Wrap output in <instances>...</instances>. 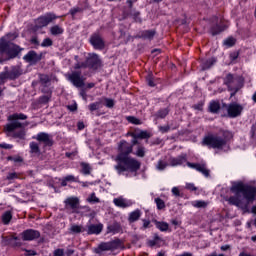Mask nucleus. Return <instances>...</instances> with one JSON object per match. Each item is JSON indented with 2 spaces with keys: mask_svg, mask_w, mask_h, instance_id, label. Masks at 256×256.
Segmentation results:
<instances>
[{
  "mask_svg": "<svg viewBox=\"0 0 256 256\" xmlns=\"http://www.w3.org/2000/svg\"><path fill=\"white\" fill-rule=\"evenodd\" d=\"M131 153H133V145L125 140H121L118 144V154L115 157L117 164L114 166L118 175H123L126 171L137 173L141 169V162L129 156Z\"/></svg>",
  "mask_w": 256,
  "mask_h": 256,
  "instance_id": "nucleus-1",
  "label": "nucleus"
},
{
  "mask_svg": "<svg viewBox=\"0 0 256 256\" xmlns=\"http://www.w3.org/2000/svg\"><path fill=\"white\" fill-rule=\"evenodd\" d=\"M235 196L228 199L230 205H235L240 209H249V205L255 201L256 186H251L243 182L234 183L230 189Z\"/></svg>",
  "mask_w": 256,
  "mask_h": 256,
  "instance_id": "nucleus-2",
  "label": "nucleus"
},
{
  "mask_svg": "<svg viewBox=\"0 0 256 256\" xmlns=\"http://www.w3.org/2000/svg\"><path fill=\"white\" fill-rule=\"evenodd\" d=\"M26 119H28V117L23 113H14L8 116V121L11 122L4 126V131L7 134V137L25 141V137H27L25 127L29 126V122L22 123L20 121H25Z\"/></svg>",
  "mask_w": 256,
  "mask_h": 256,
  "instance_id": "nucleus-3",
  "label": "nucleus"
},
{
  "mask_svg": "<svg viewBox=\"0 0 256 256\" xmlns=\"http://www.w3.org/2000/svg\"><path fill=\"white\" fill-rule=\"evenodd\" d=\"M14 39H17L15 33H8L6 36L0 38V63L11 61V59H15L21 53V48L11 43Z\"/></svg>",
  "mask_w": 256,
  "mask_h": 256,
  "instance_id": "nucleus-4",
  "label": "nucleus"
},
{
  "mask_svg": "<svg viewBox=\"0 0 256 256\" xmlns=\"http://www.w3.org/2000/svg\"><path fill=\"white\" fill-rule=\"evenodd\" d=\"M233 139V134L227 130H220L218 134H210L203 139V145L211 149H223L227 141Z\"/></svg>",
  "mask_w": 256,
  "mask_h": 256,
  "instance_id": "nucleus-5",
  "label": "nucleus"
},
{
  "mask_svg": "<svg viewBox=\"0 0 256 256\" xmlns=\"http://www.w3.org/2000/svg\"><path fill=\"white\" fill-rule=\"evenodd\" d=\"M23 75V68L19 65L5 67L4 71L0 73V81L1 83H5L7 79L9 81H15V79H19Z\"/></svg>",
  "mask_w": 256,
  "mask_h": 256,
  "instance_id": "nucleus-6",
  "label": "nucleus"
},
{
  "mask_svg": "<svg viewBox=\"0 0 256 256\" xmlns=\"http://www.w3.org/2000/svg\"><path fill=\"white\" fill-rule=\"evenodd\" d=\"M222 108H225L227 111L226 114H222V117H229L230 119L241 117V113H243V106L237 102L230 104L222 102Z\"/></svg>",
  "mask_w": 256,
  "mask_h": 256,
  "instance_id": "nucleus-7",
  "label": "nucleus"
},
{
  "mask_svg": "<svg viewBox=\"0 0 256 256\" xmlns=\"http://www.w3.org/2000/svg\"><path fill=\"white\" fill-rule=\"evenodd\" d=\"M66 79L72 83L74 87L81 89V87H85V77L79 70L72 71L65 75Z\"/></svg>",
  "mask_w": 256,
  "mask_h": 256,
  "instance_id": "nucleus-8",
  "label": "nucleus"
},
{
  "mask_svg": "<svg viewBox=\"0 0 256 256\" xmlns=\"http://www.w3.org/2000/svg\"><path fill=\"white\" fill-rule=\"evenodd\" d=\"M120 245H121V240L119 239H116L110 242H102L95 249V253L100 255V253H103V251H113L115 249H119Z\"/></svg>",
  "mask_w": 256,
  "mask_h": 256,
  "instance_id": "nucleus-9",
  "label": "nucleus"
},
{
  "mask_svg": "<svg viewBox=\"0 0 256 256\" xmlns=\"http://www.w3.org/2000/svg\"><path fill=\"white\" fill-rule=\"evenodd\" d=\"M55 19H59V16L53 13H47L36 20V27H38V29H41L42 27H47V25H49V23H52V21H55Z\"/></svg>",
  "mask_w": 256,
  "mask_h": 256,
  "instance_id": "nucleus-10",
  "label": "nucleus"
},
{
  "mask_svg": "<svg viewBox=\"0 0 256 256\" xmlns=\"http://www.w3.org/2000/svg\"><path fill=\"white\" fill-rule=\"evenodd\" d=\"M32 139H36L39 143H43V147H53V137L45 132H40Z\"/></svg>",
  "mask_w": 256,
  "mask_h": 256,
  "instance_id": "nucleus-11",
  "label": "nucleus"
},
{
  "mask_svg": "<svg viewBox=\"0 0 256 256\" xmlns=\"http://www.w3.org/2000/svg\"><path fill=\"white\" fill-rule=\"evenodd\" d=\"M86 63L88 64V69H92L93 71H97L101 67V59L97 54H89L86 57Z\"/></svg>",
  "mask_w": 256,
  "mask_h": 256,
  "instance_id": "nucleus-12",
  "label": "nucleus"
},
{
  "mask_svg": "<svg viewBox=\"0 0 256 256\" xmlns=\"http://www.w3.org/2000/svg\"><path fill=\"white\" fill-rule=\"evenodd\" d=\"M20 236L24 241H35V239L41 237V232H39V230L27 229L24 230Z\"/></svg>",
  "mask_w": 256,
  "mask_h": 256,
  "instance_id": "nucleus-13",
  "label": "nucleus"
},
{
  "mask_svg": "<svg viewBox=\"0 0 256 256\" xmlns=\"http://www.w3.org/2000/svg\"><path fill=\"white\" fill-rule=\"evenodd\" d=\"M90 43L94 47V49H98L102 51L105 49V40L101 37V35L95 33L90 37Z\"/></svg>",
  "mask_w": 256,
  "mask_h": 256,
  "instance_id": "nucleus-14",
  "label": "nucleus"
},
{
  "mask_svg": "<svg viewBox=\"0 0 256 256\" xmlns=\"http://www.w3.org/2000/svg\"><path fill=\"white\" fill-rule=\"evenodd\" d=\"M66 209H72V213H76L77 209H79V198L77 197H69L65 201Z\"/></svg>",
  "mask_w": 256,
  "mask_h": 256,
  "instance_id": "nucleus-15",
  "label": "nucleus"
},
{
  "mask_svg": "<svg viewBox=\"0 0 256 256\" xmlns=\"http://www.w3.org/2000/svg\"><path fill=\"white\" fill-rule=\"evenodd\" d=\"M41 54H37V52L31 50L29 51L24 57V61H26V63H39V61H41Z\"/></svg>",
  "mask_w": 256,
  "mask_h": 256,
  "instance_id": "nucleus-16",
  "label": "nucleus"
},
{
  "mask_svg": "<svg viewBox=\"0 0 256 256\" xmlns=\"http://www.w3.org/2000/svg\"><path fill=\"white\" fill-rule=\"evenodd\" d=\"M188 167H190L191 169H196V171H199V173H202V175H204V177H209V169H207V165L205 164H196V163H191V162H187Z\"/></svg>",
  "mask_w": 256,
  "mask_h": 256,
  "instance_id": "nucleus-17",
  "label": "nucleus"
},
{
  "mask_svg": "<svg viewBox=\"0 0 256 256\" xmlns=\"http://www.w3.org/2000/svg\"><path fill=\"white\" fill-rule=\"evenodd\" d=\"M113 203L116 207H120V209H127V207H131L133 205V201L127 200L123 197L114 198Z\"/></svg>",
  "mask_w": 256,
  "mask_h": 256,
  "instance_id": "nucleus-18",
  "label": "nucleus"
},
{
  "mask_svg": "<svg viewBox=\"0 0 256 256\" xmlns=\"http://www.w3.org/2000/svg\"><path fill=\"white\" fill-rule=\"evenodd\" d=\"M237 80L235 77H233L232 74H228L224 79V84L227 85L229 91H235L237 93L239 91V88L235 87V82Z\"/></svg>",
  "mask_w": 256,
  "mask_h": 256,
  "instance_id": "nucleus-19",
  "label": "nucleus"
},
{
  "mask_svg": "<svg viewBox=\"0 0 256 256\" xmlns=\"http://www.w3.org/2000/svg\"><path fill=\"white\" fill-rule=\"evenodd\" d=\"M208 109L210 113L217 115V113L223 111L225 108H223V104H221L219 101L213 100L209 103Z\"/></svg>",
  "mask_w": 256,
  "mask_h": 256,
  "instance_id": "nucleus-20",
  "label": "nucleus"
},
{
  "mask_svg": "<svg viewBox=\"0 0 256 256\" xmlns=\"http://www.w3.org/2000/svg\"><path fill=\"white\" fill-rule=\"evenodd\" d=\"M103 231V224H90L87 226L88 235H100Z\"/></svg>",
  "mask_w": 256,
  "mask_h": 256,
  "instance_id": "nucleus-21",
  "label": "nucleus"
},
{
  "mask_svg": "<svg viewBox=\"0 0 256 256\" xmlns=\"http://www.w3.org/2000/svg\"><path fill=\"white\" fill-rule=\"evenodd\" d=\"M155 37V30H143L136 35V39H148L151 41Z\"/></svg>",
  "mask_w": 256,
  "mask_h": 256,
  "instance_id": "nucleus-22",
  "label": "nucleus"
},
{
  "mask_svg": "<svg viewBox=\"0 0 256 256\" xmlns=\"http://www.w3.org/2000/svg\"><path fill=\"white\" fill-rule=\"evenodd\" d=\"M226 29H227V25L220 22L219 24H216L211 27L210 33L211 35L215 36V35H219L220 33H223V31H225Z\"/></svg>",
  "mask_w": 256,
  "mask_h": 256,
  "instance_id": "nucleus-23",
  "label": "nucleus"
},
{
  "mask_svg": "<svg viewBox=\"0 0 256 256\" xmlns=\"http://www.w3.org/2000/svg\"><path fill=\"white\" fill-rule=\"evenodd\" d=\"M123 231V228L121 227V224L118 222H113L112 224H109L107 226V233H113V235L117 233H121Z\"/></svg>",
  "mask_w": 256,
  "mask_h": 256,
  "instance_id": "nucleus-24",
  "label": "nucleus"
},
{
  "mask_svg": "<svg viewBox=\"0 0 256 256\" xmlns=\"http://www.w3.org/2000/svg\"><path fill=\"white\" fill-rule=\"evenodd\" d=\"M183 163H187V155H180L176 158L170 159V165H172V167H177V165H183Z\"/></svg>",
  "mask_w": 256,
  "mask_h": 256,
  "instance_id": "nucleus-25",
  "label": "nucleus"
},
{
  "mask_svg": "<svg viewBox=\"0 0 256 256\" xmlns=\"http://www.w3.org/2000/svg\"><path fill=\"white\" fill-rule=\"evenodd\" d=\"M215 63H217V59H215V58L202 60V62H201L202 71H207V69H211L212 66L215 65Z\"/></svg>",
  "mask_w": 256,
  "mask_h": 256,
  "instance_id": "nucleus-26",
  "label": "nucleus"
},
{
  "mask_svg": "<svg viewBox=\"0 0 256 256\" xmlns=\"http://www.w3.org/2000/svg\"><path fill=\"white\" fill-rule=\"evenodd\" d=\"M139 219H141V210L136 209L129 214L128 222L135 223V221H139Z\"/></svg>",
  "mask_w": 256,
  "mask_h": 256,
  "instance_id": "nucleus-27",
  "label": "nucleus"
},
{
  "mask_svg": "<svg viewBox=\"0 0 256 256\" xmlns=\"http://www.w3.org/2000/svg\"><path fill=\"white\" fill-rule=\"evenodd\" d=\"M39 82L41 87H49V85H51V77L47 74H40Z\"/></svg>",
  "mask_w": 256,
  "mask_h": 256,
  "instance_id": "nucleus-28",
  "label": "nucleus"
},
{
  "mask_svg": "<svg viewBox=\"0 0 256 256\" xmlns=\"http://www.w3.org/2000/svg\"><path fill=\"white\" fill-rule=\"evenodd\" d=\"M132 153L133 155H136V157H140L143 159V157H145L147 153V149L145 148V146L138 144V146H136V150Z\"/></svg>",
  "mask_w": 256,
  "mask_h": 256,
  "instance_id": "nucleus-29",
  "label": "nucleus"
},
{
  "mask_svg": "<svg viewBox=\"0 0 256 256\" xmlns=\"http://www.w3.org/2000/svg\"><path fill=\"white\" fill-rule=\"evenodd\" d=\"M130 136L135 137L136 139H151V134L147 131H140L138 133H130Z\"/></svg>",
  "mask_w": 256,
  "mask_h": 256,
  "instance_id": "nucleus-30",
  "label": "nucleus"
},
{
  "mask_svg": "<svg viewBox=\"0 0 256 256\" xmlns=\"http://www.w3.org/2000/svg\"><path fill=\"white\" fill-rule=\"evenodd\" d=\"M30 153L32 155H41V148L37 142H30Z\"/></svg>",
  "mask_w": 256,
  "mask_h": 256,
  "instance_id": "nucleus-31",
  "label": "nucleus"
},
{
  "mask_svg": "<svg viewBox=\"0 0 256 256\" xmlns=\"http://www.w3.org/2000/svg\"><path fill=\"white\" fill-rule=\"evenodd\" d=\"M12 219H13V214L11 213V211H6L2 214V223L4 225H9Z\"/></svg>",
  "mask_w": 256,
  "mask_h": 256,
  "instance_id": "nucleus-32",
  "label": "nucleus"
},
{
  "mask_svg": "<svg viewBox=\"0 0 256 256\" xmlns=\"http://www.w3.org/2000/svg\"><path fill=\"white\" fill-rule=\"evenodd\" d=\"M67 183H77V178L73 175H68L62 179L61 186L67 187Z\"/></svg>",
  "mask_w": 256,
  "mask_h": 256,
  "instance_id": "nucleus-33",
  "label": "nucleus"
},
{
  "mask_svg": "<svg viewBox=\"0 0 256 256\" xmlns=\"http://www.w3.org/2000/svg\"><path fill=\"white\" fill-rule=\"evenodd\" d=\"M64 29L59 25H54L50 28L51 35L57 36V35H63Z\"/></svg>",
  "mask_w": 256,
  "mask_h": 256,
  "instance_id": "nucleus-34",
  "label": "nucleus"
},
{
  "mask_svg": "<svg viewBox=\"0 0 256 256\" xmlns=\"http://www.w3.org/2000/svg\"><path fill=\"white\" fill-rule=\"evenodd\" d=\"M10 243L12 247H21L23 245V242H21V239L15 235L11 236Z\"/></svg>",
  "mask_w": 256,
  "mask_h": 256,
  "instance_id": "nucleus-35",
  "label": "nucleus"
},
{
  "mask_svg": "<svg viewBox=\"0 0 256 256\" xmlns=\"http://www.w3.org/2000/svg\"><path fill=\"white\" fill-rule=\"evenodd\" d=\"M155 225H156L157 229H159L160 231H168L169 230V224L166 222L155 221Z\"/></svg>",
  "mask_w": 256,
  "mask_h": 256,
  "instance_id": "nucleus-36",
  "label": "nucleus"
},
{
  "mask_svg": "<svg viewBox=\"0 0 256 256\" xmlns=\"http://www.w3.org/2000/svg\"><path fill=\"white\" fill-rule=\"evenodd\" d=\"M51 97H53V96L44 94L39 97L38 103H40V105H47V103H49V101H51Z\"/></svg>",
  "mask_w": 256,
  "mask_h": 256,
  "instance_id": "nucleus-37",
  "label": "nucleus"
},
{
  "mask_svg": "<svg viewBox=\"0 0 256 256\" xmlns=\"http://www.w3.org/2000/svg\"><path fill=\"white\" fill-rule=\"evenodd\" d=\"M102 105H101V101H98V102H94V103H91L89 106H88V109L91 113H93V111H98V109H101Z\"/></svg>",
  "mask_w": 256,
  "mask_h": 256,
  "instance_id": "nucleus-38",
  "label": "nucleus"
},
{
  "mask_svg": "<svg viewBox=\"0 0 256 256\" xmlns=\"http://www.w3.org/2000/svg\"><path fill=\"white\" fill-rule=\"evenodd\" d=\"M166 115H169V108L160 109L157 112L156 117H158V119H165Z\"/></svg>",
  "mask_w": 256,
  "mask_h": 256,
  "instance_id": "nucleus-39",
  "label": "nucleus"
},
{
  "mask_svg": "<svg viewBox=\"0 0 256 256\" xmlns=\"http://www.w3.org/2000/svg\"><path fill=\"white\" fill-rule=\"evenodd\" d=\"M82 173L84 175H91V166L85 162L81 163Z\"/></svg>",
  "mask_w": 256,
  "mask_h": 256,
  "instance_id": "nucleus-40",
  "label": "nucleus"
},
{
  "mask_svg": "<svg viewBox=\"0 0 256 256\" xmlns=\"http://www.w3.org/2000/svg\"><path fill=\"white\" fill-rule=\"evenodd\" d=\"M167 162L163 161V160H159L158 163L156 164V169L157 171H165V169H167Z\"/></svg>",
  "mask_w": 256,
  "mask_h": 256,
  "instance_id": "nucleus-41",
  "label": "nucleus"
},
{
  "mask_svg": "<svg viewBox=\"0 0 256 256\" xmlns=\"http://www.w3.org/2000/svg\"><path fill=\"white\" fill-rule=\"evenodd\" d=\"M70 232H71V233H74V234L83 233V226H79V225H77V224H73V225L70 227Z\"/></svg>",
  "mask_w": 256,
  "mask_h": 256,
  "instance_id": "nucleus-42",
  "label": "nucleus"
},
{
  "mask_svg": "<svg viewBox=\"0 0 256 256\" xmlns=\"http://www.w3.org/2000/svg\"><path fill=\"white\" fill-rule=\"evenodd\" d=\"M87 68H89L87 64V60L85 62H77L76 64H74L75 71H79V69H87Z\"/></svg>",
  "mask_w": 256,
  "mask_h": 256,
  "instance_id": "nucleus-43",
  "label": "nucleus"
},
{
  "mask_svg": "<svg viewBox=\"0 0 256 256\" xmlns=\"http://www.w3.org/2000/svg\"><path fill=\"white\" fill-rule=\"evenodd\" d=\"M192 205L193 207H197V209H205V207H207V202L198 200V201H194Z\"/></svg>",
  "mask_w": 256,
  "mask_h": 256,
  "instance_id": "nucleus-44",
  "label": "nucleus"
},
{
  "mask_svg": "<svg viewBox=\"0 0 256 256\" xmlns=\"http://www.w3.org/2000/svg\"><path fill=\"white\" fill-rule=\"evenodd\" d=\"M146 82L148 83L149 87H155V77H153V73L150 72L146 77Z\"/></svg>",
  "mask_w": 256,
  "mask_h": 256,
  "instance_id": "nucleus-45",
  "label": "nucleus"
},
{
  "mask_svg": "<svg viewBox=\"0 0 256 256\" xmlns=\"http://www.w3.org/2000/svg\"><path fill=\"white\" fill-rule=\"evenodd\" d=\"M155 203L159 211H161V209H165V201H163V199L155 198Z\"/></svg>",
  "mask_w": 256,
  "mask_h": 256,
  "instance_id": "nucleus-46",
  "label": "nucleus"
},
{
  "mask_svg": "<svg viewBox=\"0 0 256 256\" xmlns=\"http://www.w3.org/2000/svg\"><path fill=\"white\" fill-rule=\"evenodd\" d=\"M127 121L129 123H132L133 125H141V121L139 120V118L137 117H134V116H128L127 117Z\"/></svg>",
  "mask_w": 256,
  "mask_h": 256,
  "instance_id": "nucleus-47",
  "label": "nucleus"
},
{
  "mask_svg": "<svg viewBox=\"0 0 256 256\" xmlns=\"http://www.w3.org/2000/svg\"><path fill=\"white\" fill-rule=\"evenodd\" d=\"M8 161H13L14 163H23V157L21 156H8Z\"/></svg>",
  "mask_w": 256,
  "mask_h": 256,
  "instance_id": "nucleus-48",
  "label": "nucleus"
},
{
  "mask_svg": "<svg viewBox=\"0 0 256 256\" xmlns=\"http://www.w3.org/2000/svg\"><path fill=\"white\" fill-rule=\"evenodd\" d=\"M105 106L108 107V109H113L115 107V101L113 99L105 98Z\"/></svg>",
  "mask_w": 256,
  "mask_h": 256,
  "instance_id": "nucleus-49",
  "label": "nucleus"
},
{
  "mask_svg": "<svg viewBox=\"0 0 256 256\" xmlns=\"http://www.w3.org/2000/svg\"><path fill=\"white\" fill-rule=\"evenodd\" d=\"M41 93H43L44 95L53 96V91L51 90V88H49V86H42Z\"/></svg>",
  "mask_w": 256,
  "mask_h": 256,
  "instance_id": "nucleus-50",
  "label": "nucleus"
},
{
  "mask_svg": "<svg viewBox=\"0 0 256 256\" xmlns=\"http://www.w3.org/2000/svg\"><path fill=\"white\" fill-rule=\"evenodd\" d=\"M142 222H143V225L140 228L142 231H145V229H151V221L150 220L143 219Z\"/></svg>",
  "mask_w": 256,
  "mask_h": 256,
  "instance_id": "nucleus-51",
  "label": "nucleus"
},
{
  "mask_svg": "<svg viewBox=\"0 0 256 256\" xmlns=\"http://www.w3.org/2000/svg\"><path fill=\"white\" fill-rule=\"evenodd\" d=\"M88 203H99V198L95 195V192H93L90 197L87 198Z\"/></svg>",
  "mask_w": 256,
  "mask_h": 256,
  "instance_id": "nucleus-52",
  "label": "nucleus"
},
{
  "mask_svg": "<svg viewBox=\"0 0 256 256\" xmlns=\"http://www.w3.org/2000/svg\"><path fill=\"white\" fill-rule=\"evenodd\" d=\"M53 45V40L51 38H45L41 43V47H51Z\"/></svg>",
  "mask_w": 256,
  "mask_h": 256,
  "instance_id": "nucleus-53",
  "label": "nucleus"
},
{
  "mask_svg": "<svg viewBox=\"0 0 256 256\" xmlns=\"http://www.w3.org/2000/svg\"><path fill=\"white\" fill-rule=\"evenodd\" d=\"M8 181H13L15 179H19V174L17 172L9 173L6 177Z\"/></svg>",
  "mask_w": 256,
  "mask_h": 256,
  "instance_id": "nucleus-54",
  "label": "nucleus"
},
{
  "mask_svg": "<svg viewBox=\"0 0 256 256\" xmlns=\"http://www.w3.org/2000/svg\"><path fill=\"white\" fill-rule=\"evenodd\" d=\"M132 17L136 23H142L143 20H141V12H134L132 14Z\"/></svg>",
  "mask_w": 256,
  "mask_h": 256,
  "instance_id": "nucleus-55",
  "label": "nucleus"
},
{
  "mask_svg": "<svg viewBox=\"0 0 256 256\" xmlns=\"http://www.w3.org/2000/svg\"><path fill=\"white\" fill-rule=\"evenodd\" d=\"M77 13H83V8L75 7L70 10V14L72 15V17H75Z\"/></svg>",
  "mask_w": 256,
  "mask_h": 256,
  "instance_id": "nucleus-56",
  "label": "nucleus"
},
{
  "mask_svg": "<svg viewBox=\"0 0 256 256\" xmlns=\"http://www.w3.org/2000/svg\"><path fill=\"white\" fill-rule=\"evenodd\" d=\"M224 45L227 47H233L235 45V40L234 38L230 37L224 41Z\"/></svg>",
  "mask_w": 256,
  "mask_h": 256,
  "instance_id": "nucleus-57",
  "label": "nucleus"
},
{
  "mask_svg": "<svg viewBox=\"0 0 256 256\" xmlns=\"http://www.w3.org/2000/svg\"><path fill=\"white\" fill-rule=\"evenodd\" d=\"M133 139H132V141H131V143H130V145H132V149H133V147H138L139 145H141V143H139V138H136V137H132Z\"/></svg>",
  "mask_w": 256,
  "mask_h": 256,
  "instance_id": "nucleus-58",
  "label": "nucleus"
},
{
  "mask_svg": "<svg viewBox=\"0 0 256 256\" xmlns=\"http://www.w3.org/2000/svg\"><path fill=\"white\" fill-rule=\"evenodd\" d=\"M170 129H171V127L169 125L159 127V131H161V133H168V131H170Z\"/></svg>",
  "mask_w": 256,
  "mask_h": 256,
  "instance_id": "nucleus-59",
  "label": "nucleus"
},
{
  "mask_svg": "<svg viewBox=\"0 0 256 256\" xmlns=\"http://www.w3.org/2000/svg\"><path fill=\"white\" fill-rule=\"evenodd\" d=\"M186 189H188L189 191H197V187H195V184L193 183L186 184Z\"/></svg>",
  "mask_w": 256,
  "mask_h": 256,
  "instance_id": "nucleus-60",
  "label": "nucleus"
},
{
  "mask_svg": "<svg viewBox=\"0 0 256 256\" xmlns=\"http://www.w3.org/2000/svg\"><path fill=\"white\" fill-rule=\"evenodd\" d=\"M230 59L231 61H235L237 59H239V52H233L230 54Z\"/></svg>",
  "mask_w": 256,
  "mask_h": 256,
  "instance_id": "nucleus-61",
  "label": "nucleus"
},
{
  "mask_svg": "<svg viewBox=\"0 0 256 256\" xmlns=\"http://www.w3.org/2000/svg\"><path fill=\"white\" fill-rule=\"evenodd\" d=\"M65 252L63 251V249H56L54 251V256H64Z\"/></svg>",
  "mask_w": 256,
  "mask_h": 256,
  "instance_id": "nucleus-62",
  "label": "nucleus"
},
{
  "mask_svg": "<svg viewBox=\"0 0 256 256\" xmlns=\"http://www.w3.org/2000/svg\"><path fill=\"white\" fill-rule=\"evenodd\" d=\"M172 194L175 195V197H179L181 195V192L179 191V188L173 187Z\"/></svg>",
  "mask_w": 256,
  "mask_h": 256,
  "instance_id": "nucleus-63",
  "label": "nucleus"
},
{
  "mask_svg": "<svg viewBox=\"0 0 256 256\" xmlns=\"http://www.w3.org/2000/svg\"><path fill=\"white\" fill-rule=\"evenodd\" d=\"M13 145L7 143H0V149H11Z\"/></svg>",
  "mask_w": 256,
  "mask_h": 256,
  "instance_id": "nucleus-64",
  "label": "nucleus"
}]
</instances>
